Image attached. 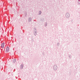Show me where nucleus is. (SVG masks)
Wrapping results in <instances>:
<instances>
[{
	"label": "nucleus",
	"instance_id": "7ed1b4c3",
	"mask_svg": "<svg viewBox=\"0 0 80 80\" xmlns=\"http://www.w3.org/2000/svg\"><path fill=\"white\" fill-rule=\"evenodd\" d=\"M66 17L67 18H68L70 17V14L68 13H67L66 15Z\"/></svg>",
	"mask_w": 80,
	"mask_h": 80
},
{
	"label": "nucleus",
	"instance_id": "1a4fd4ad",
	"mask_svg": "<svg viewBox=\"0 0 80 80\" xmlns=\"http://www.w3.org/2000/svg\"><path fill=\"white\" fill-rule=\"evenodd\" d=\"M78 2H79V3H80V2H79V1H78Z\"/></svg>",
	"mask_w": 80,
	"mask_h": 80
},
{
	"label": "nucleus",
	"instance_id": "20e7f679",
	"mask_svg": "<svg viewBox=\"0 0 80 80\" xmlns=\"http://www.w3.org/2000/svg\"><path fill=\"white\" fill-rule=\"evenodd\" d=\"M54 69L55 70H56L57 69V66L56 65L54 66Z\"/></svg>",
	"mask_w": 80,
	"mask_h": 80
},
{
	"label": "nucleus",
	"instance_id": "423d86ee",
	"mask_svg": "<svg viewBox=\"0 0 80 80\" xmlns=\"http://www.w3.org/2000/svg\"><path fill=\"white\" fill-rule=\"evenodd\" d=\"M34 35H37V33L36 32H34Z\"/></svg>",
	"mask_w": 80,
	"mask_h": 80
},
{
	"label": "nucleus",
	"instance_id": "39448f33",
	"mask_svg": "<svg viewBox=\"0 0 80 80\" xmlns=\"http://www.w3.org/2000/svg\"><path fill=\"white\" fill-rule=\"evenodd\" d=\"M15 62H16V59H14L13 60V63H15Z\"/></svg>",
	"mask_w": 80,
	"mask_h": 80
},
{
	"label": "nucleus",
	"instance_id": "6e6552de",
	"mask_svg": "<svg viewBox=\"0 0 80 80\" xmlns=\"http://www.w3.org/2000/svg\"><path fill=\"white\" fill-rule=\"evenodd\" d=\"M40 13H41V12H40Z\"/></svg>",
	"mask_w": 80,
	"mask_h": 80
},
{
	"label": "nucleus",
	"instance_id": "f03ea898",
	"mask_svg": "<svg viewBox=\"0 0 80 80\" xmlns=\"http://www.w3.org/2000/svg\"><path fill=\"white\" fill-rule=\"evenodd\" d=\"M4 45H5V43L4 42L2 43L1 46V48H4Z\"/></svg>",
	"mask_w": 80,
	"mask_h": 80
},
{
	"label": "nucleus",
	"instance_id": "0eeeda50",
	"mask_svg": "<svg viewBox=\"0 0 80 80\" xmlns=\"http://www.w3.org/2000/svg\"><path fill=\"white\" fill-rule=\"evenodd\" d=\"M31 20H32V19L31 18H29V21H31Z\"/></svg>",
	"mask_w": 80,
	"mask_h": 80
},
{
	"label": "nucleus",
	"instance_id": "f257e3e1",
	"mask_svg": "<svg viewBox=\"0 0 80 80\" xmlns=\"http://www.w3.org/2000/svg\"><path fill=\"white\" fill-rule=\"evenodd\" d=\"M9 50H10V48H9V47H7L6 49V53H8V52H9Z\"/></svg>",
	"mask_w": 80,
	"mask_h": 80
}]
</instances>
